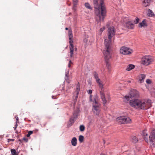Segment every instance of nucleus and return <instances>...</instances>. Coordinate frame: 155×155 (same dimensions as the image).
I'll use <instances>...</instances> for the list:
<instances>
[{"label": "nucleus", "instance_id": "4", "mask_svg": "<svg viewBox=\"0 0 155 155\" xmlns=\"http://www.w3.org/2000/svg\"><path fill=\"white\" fill-rule=\"evenodd\" d=\"M68 35L69 38V43L70 44L69 50L70 56L71 58L74 57V45L73 44V35L71 30L70 29L68 31Z\"/></svg>", "mask_w": 155, "mask_h": 155}, {"label": "nucleus", "instance_id": "11", "mask_svg": "<svg viewBox=\"0 0 155 155\" xmlns=\"http://www.w3.org/2000/svg\"><path fill=\"white\" fill-rule=\"evenodd\" d=\"M78 112L77 111H74L73 116L70 120L71 123H73L76 118L78 117Z\"/></svg>", "mask_w": 155, "mask_h": 155}, {"label": "nucleus", "instance_id": "25", "mask_svg": "<svg viewBox=\"0 0 155 155\" xmlns=\"http://www.w3.org/2000/svg\"><path fill=\"white\" fill-rule=\"evenodd\" d=\"M147 15L149 16L152 17L154 14L151 10L149 9L148 11Z\"/></svg>", "mask_w": 155, "mask_h": 155}, {"label": "nucleus", "instance_id": "16", "mask_svg": "<svg viewBox=\"0 0 155 155\" xmlns=\"http://www.w3.org/2000/svg\"><path fill=\"white\" fill-rule=\"evenodd\" d=\"M147 26V20L145 19L143 20L142 21L139 23L138 26L139 27H145Z\"/></svg>", "mask_w": 155, "mask_h": 155}, {"label": "nucleus", "instance_id": "34", "mask_svg": "<svg viewBox=\"0 0 155 155\" xmlns=\"http://www.w3.org/2000/svg\"><path fill=\"white\" fill-rule=\"evenodd\" d=\"M83 41L84 43H87L88 41V40L87 39L85 38L84 39Z\"/></svg>", "mask_w": 155, "mask_h": 155}, {"label": "nucleus", "instance_id": "21", "mask_svg": "<svg viewBox=\"0 0 155 155\" xmlns=\"http://www.w3.org/2000/svg\"><path fill=\"white\" fill-rule=\"evenodd\" d=\"M135 67V66L133 64H129L127 67L126 70L128 71H130L134 69Z\"/></svg>", "mask_w": 155, "mask_h": 155}, {"label": "nucleus", "instance_id": "15", "mask_svg": "<svg viewBox=\"0 0 155 155\" xmlns=\"http://www.w3.org/2000/svg\"><path fill=\"white\" fill-rule=\"evenodd\" d=\"M101 97L102 99L103 103L104 104H105L107 103V100L105 98V95L103 92L101 91L100 92Z\"/></svg>", "mask_w": 155, "mask_h": 155}, {"label": "nucleus", "instance_id": "32", "mask_svg": "<svg viewBox=\"0 0 155 155\" xmlns=\"http://www.w3.org/2000/svg\"><path fill=\"white\" fill-rule=\"evenodd\" d=\"M146 82L147 84H150L151 83V81L150 80L147 79L146 80Z\"/></svg>", "mask_w": 155, "mask_h": 155}, {"label": "nucleus", "instance_id": "45", "mask_svg": "<svg viewBox=\"0 0 155 155\" xmlns=\"http://www.w3.org/2000/svg\"><path fill=\"white\" fill-rule=\"evenodd\" d=\"M65 29L66 30H68V28H66Z\"/></svg>", "mask_w": 155, "mask_h": 155}, {"label": "nucleus", "instance_id": "44", "mask_svg": "<svg viewBox=\"0 0 155 155\" xmlns=\"http://www.w3.org/2000/svg\"><path fill=\"white\" fill-rule=\"evenodd\" d=\"M18 141L20 142V143H21V140H20V139H19V140H18Z\"/></svg>", "mask_w": 155, "mask_h": 155}, {"label": "nucleus", "instance_id": "28", "mask_svg": "<svg viewBox=\"0 0 155 155\" xmlns=\"http://www.w3.org/2000/svg\"><path fill=\"white\" fill-rule=\"evenodd\" d=\"M11 152L12 153V154L13 155H17V154H16V150H15L11 149Z\"/></svg>", "mask_w": 155, "mask_h": 155}, {"label": "nucleus", "instance_id": "9", "mask_svg": "<svg viewBox=\"0 0 155 155\" xmlns=\"http://www.w3.org/2000/svg\"><path fill=\"white\" fill-rule=\"evenodd\" d=\"M93 111L94 114L96 115H99L100 111V105L95 100V102L93 105Z\"/></svg>", "mask_w": 155, "mask_h": 155}, {"label": "nucleus", "instance_id": "8", "mask_svg": "<svg viewBox=\"0 0 155 155\" xmlns=\"http://www.w3.org/2000/svg\"><path fill=\"white\" fill-rule=\"evenodd\" d=\"M117 120L120 124L130 123L131 121V120L129 117L125 116L119 117L117 118Z\"/></svg>", "mask_w": 155, "mask_h": 155}, {"label": "nucleus", "instance_id": "35", "mask_svg": "<svg viewBox=\"0 0 155 155\" xmlns=\"http://www.w3.org/2000/svg\"><path fill=\"white\" fill-rule=\"evenodd\" d=\"M92 93V91L91 90H89L88 91V93L91 94Z\"/></svg>", "mask_w": 155, "mask_h": 155}, {"label": "nucleus", "instance_id": "39", "mask_svg": "<svg viewBox=\"0 0 155 155\" xmlns=\"http://www.w3.org/2000/svg\"><path fill=\"white\" fill-rule=\"evenodd\" d=\"M23 140H24V141H25L26 142H27L28 141V139L26 138H24L23 139Z\"/></svg>", "mask_w": 155, "mask_h": 155}, {"label": "nucleus", "instance_id": "30", "mask_svg": "<svg viewBox=\"0 0 155 155\" xmlns=\"http://www.w3.org/2000/svg\"><path fill=\"white\" fill-rule=\"evenodd\" d=\"M33 131H28V134L27 135V137H30V135L33 134Z\"/></svg>", "mask_w": 155, "mask_h": 155}, {"label": "nucleus", "instance_id": "3", "mask_svg": "<svg viewBox=\"0 0 155 155\" xmlns=\"http://www.w3.org/2000/svg\"><path fill=\"white\" fill-rule=\"evenodd\" d=\"M129 104L135 109L146 110L150 107L151 100L149 99L134 98L130 100Z\"/></svg>", "mask_w": 155, "mask_h": 155}, {"label": "nucleus", "instance_id": "22", "mask_svg": "<svg viewBox=\"0 0 155 155\" xmlns=\"http://www.w3.org/2000/svg\"><path fill=\"white\" fill-rule=\"evenodd\" d=\"M96 82L98 84L100 88H101V89L103 88V84H102V81L99 80V81H96Z\"/></svg>", "mask_w": 155, "mask_h": 155}, {"label": "nucleus", "instance_id": "26", "mask_svg": "<svg viewBox=\"0 0 155 155\" xmlns=\"http://www.w3.org/2000/svg\"><path fill=\"white\" fill-rule=\"evenodd\" d=\"M84 137L82 135H80L79 137V140L80 143H82L84 141Z\"/></svg>", "mask_w": 155, "mask_h": 155}, {"label": "nucleus", "instance_id": "2", "mask_svg": "<svg viewBox=\"0 0 155 155\" xmlns=\"http://www.w3.org/2000/svg\"><path fill=\"white\" fill-rule=\"evenodd\" d=\"M115 33L114 27H110L108 29V38L105 39L104 41L105 48L103 50V53L105 56V58L107 63V66L109 67V64L108 61L111 58V54L110 53V45L111 42V39L114 37Z\"/></svg>", "mask_w": 155, "mask_h": 155}, {"label": "nucleus", "instance_id": "18", "mask_svg": "<svg viewBox=\"0 0 155 155\" xmlns=\"http://www.w3.org/2000/svg\"><path fill=\"white\" fill-rule=\"evenodd\" d=\"M73 6L72 9L74 11L76 10V6L78 2V0H73Z\"/></svg>", "mask_w": 155, "mask_h": 155}, {"label": "nucleus", "instance_id": "7", "mask_svg": "<svg viewBox=\"0 0 155 155\" xmlns=\"http://www.w3.org/2000/svg\"><path fill=\"white\" fill-rule=\"evenodd\" d=\"M140 93L137 91L135 89H132L130 91L129 95H126L125 98L127 100L129 99V98H137L140 97Z\"/></svg>", "mask_w": 155, "mask_h": 155}, {"label": "nucleus", "instance_id": "43", "mask_svg": "<svg viewBox=\"0 0 155 155\" xmlns=\"http://www.w3.org/2000/svg\"><path fill=\"white\" fill-rule=\"evenodd\" d=\"M74 51H77V48H74Z\"/></svg>", "mask_w": 155, "mask_h": 155}, {"label": "nucleus", "instance_id": "14", "mask_svg": "<svg viewBox=\"0 0 155 155\" xmlns=\"http://www.w3.org/2000/svg\"><path fill=\"white\" fill-rule=\"evenodd\" d=\"M80 83H78L77 84L75 92L74 93V94L76 93V95L74 99L75 100H76H76H77V99L78 97V95L80 91Z\"/></svg>", "mask_w": 155, "mask_h": 155}, {"label": "nucleus", "instance_id": "10", "mask_svg": "<svg viewBox=\"0 0 155 155\" xmlns=\"http://www.w3.org/2000/svg\"><path fill=\"white\" fill-rule=\"evenodd\" d=\"M120 53L124 55H127L131 54L132 50L130 48L125 46L121 47L120 50Z\"/></svg>", "mask_w": 155, "mask_h": 155}, {"label": "nucleus", "instance_id": "38", "mask_svg": "<svg viewBox=\"0 0 155 155\" xmlns=\"http://www.w3.org/2000/svg\"><path fill=\"white\" fill-rule=\"evenodd\" d=\"M15 118H16V120H17L16 123H18V117H15Z\"/></svg>", "mask_w": 155, "mask_h": 155}, {"label": "nucleus", "instance_id": "33", "mask_svg": "<svg viewBox=\"0 0 155 155\" xmlns=\"http://www.w3.org/2000/svg\"><path fill=\"white\" fill-rule=\"evenodd\" d=\"M105 27H103L102 28H100V31L101 32H102L105 30Z\"/></svg>", "mask_w": 155, "mask_h": 155}, {"label": "nucleus", "instance_id": "19", "mask_svg": "<svg viewBox=\"0 0 155 155\" xmlns=\"http://www.w3.org/2000/svg\"><path fill=\"white\" fill-rule=\"evenodd\" d=\"M72 145L74 146H75L77 144V139L75 137H74L72 139L71 141Z\"/></svg>", "mask_w": 155, "mask_h": 155}, {"label": "nucleus", "instance_id": "29", "mask_svg": "<svg viewBox=\"0 0 155 155\" xmlns=\"http://www.w3.org/2000/svg\"><path fill=\"white\" fill-rule=\"evenodd\" d=\"M139 21V19L137 17H136L135 20L134 21V24H137Z\"/></svg>", "mask_w": 155, "mask_h": 155}, {"label": "nucleus", "instance_id": "5", "mask_svg": "<svg viewBox=\"0 0 155 155\" xmlns=\"http://www.w3.org/2000/svg\"><path fill=\"white\" fill-rule=\"evenodd\" d=\"M153 61V57L150 56H143L141 60V63L143 65L148 66Z\"/></svg>", "mask_w": 155, "mask_h": 155}, {"label": "nucleus", "instance_id": "6", "mask_svg": "<svg viewBox=\"0 0 155 155\" xmlns=\"http://www.w3.org/2000/svg\"><path fill=\"white\" fill-rule=\"evenodd\" d=\"M142 135L143 138L146 142H150L153 143L154 142H155L154 140L153 139V134H151L149 136L147 131L146 130H143L142 133Z\"/></svg>", "mask_w": 155, "mask_h": 155}, {"label": "nucleus", "instance_id": "37", "mask_svg": "<svg viewBox=\"0 0 155 155\" xmlns=\"http://www.w3.org/2000/svg\"><path fill=\"white\" fill-rule=\"evenodd\" d=\"M8 142H9L10 141H13L14 140L13 139H8Z\"/></svg>", "mask_w": 155, "mask_h": 155}, {"label": "nucleus", "instance_id": "41", "mask_svg": "<svg viewBox=\"0 0 155 155\" xmlns=\"http://www.w3.org/2000/svg\"><path fill=\"white\" fill-rule=\"evenodd\" d=\"M153 135H154V136H153V139L154 140L155 142V134H153Z\"/></svg>", "mask_w": 155, "mask_h": 155}, {"label": "nucleus", "instance_id": "1", "mask_svg": "<svg viewBox=\"0 0 155 155\" xmlns=\"http://www.w3.org/2000/svg\"><path fill=\"white\" fill-rule=\"evenodd\" d=\"M104 0H93V3L95 8V18L97 23L103 21L106 16V8L104 3Z\"/></svg>", "mask_w": 155, "mask_h": 155}, {"label": "nucleus", "instance_id": "42", "mask_svg": "<svg viewBox=\"0 0 155 155\" xmlns=\"http://www.w3.org/2000/svg\"><path fill=\"white\" fill-rule=\"evenodd\" d=\"M127 82H128L129 83H131V81H129H129H127Z\"/></svg>", "mask_w": 155, "mask_h": 155}, {"label": "nucleus", "instance_id": "12", "mask_svg": "<svg viewBox=\"0 0 155 155\" xmlns=\"http://www.w3.org/2000/svg\"><path fill=\"white\" fill-rule=\"evenodd\" d=\"M125 26L126 27L129 29H132L134 28V25L131 21H128L126 23Z\"/></svg>", "mask_w": 155, "mask_h": 155}, {"label": "nucleus", "instance_id": "24", "mask_svg": "<svg viewBox=\"0 0 155 155\" xmlns=\"http://www.w3.org/2000/svg\"><path fill=\"white\" fill-rule=\"evenodd\" d=\"M94 77L95 79H96V81H98L100 80V79L99 78L98 74L96 72H94Z\"/></svg>", "mask_w": 155, "mask_h": 155}, {"label": "nucleus", "instance_id": "40", "mask_svg": "<svg viewBox=\"0 0 155 155\" xmlns=\"http://www.w3.org/2000/svg\"><path fill=\"white\" fill-rule=\"evenodd\" d=\"M92 95H91L90 96V100L91 102L92 101Z\"/></svg>", "mask_w": 155, "mask_h": 155}, {"label": "nucleus", "instance_id": "13", "mask_svg": "<svg viewBox=\"0 0 155 155\" xmlns=\"http://www.w3.org/2000/svg\"><path fill=\"white\" fill-rule=\"evenodd\" d=\"M146 77L145 74H141L139 75L138 76V82L140 83H141L144 82V80Z\"/></svg>", "mask_w": 155, "mask_h": 155}, {"label": "nucleus", "instance_id": "36", "mask_svg": "<svg viewBox=\"0 0 155 155\" xmlns=\"http://www.w3.org/2000/svg\"><path fill=\"white\" fill-rule=\"evenodd\" d=\"M17 123H16V124L15 125V127H14L15 130H16V128L18 126V125L17 124Z\"/></svg>", "mask_w": 155, "mask_h": 155}, {"label": "nucleus", "instance_id": "46", "mask_svg": "<svg viewBox=\"0 0 155 155\" xmlns=\"http://www.w3.org/2000/svg\"><path fill=\"white\" fill-rule=\"evenodd\" d=\"M70 5V4H69V5Z\"/></svg>", "mask_w": 155, "mask_h": 155}, {"label": "nucleus", "instance_id": "17", "mask_svg": "<svg viewBox=\"0 0 155 155\" xmlns=\"http://www.w3.org/2000/svg\"><path fill=\"white\" fill-rule=\"evenodd\" d=\"M150 1V0H144L142 2L143 5L145 7L149 5Z\"/></svg>", "mask_w": 155, "mask_h": 155}, {"label": "nucleus", "instance_id": "27", "mask_svg": "<svg viewBox=\"0 0 155 155\" xmlns=\"http://www.w3.org/2000/svg\"><path fill=\"white\" fill-rule=\"evenodd\" d=\"M85 127L83 125H81L80 127V130L81 131H83L84 130Z\"/></svg>", "mask_w": 155, "mask_h": 155}, {"label": "nucleus", "instance_id": "23", "mask_svg": "<svg viewBox=\"0 0 155 155\" xmlns=\"http://www.w3.org/2000/svg\"><path fill=\"white\" fill-rule=\"evenodd\" d=\"M84 5L85 7L87 8L92 10V8L91 7L90 4L88 3H85L84 4Z\"/></svg>", "mask_w": 155, "mask_h": 155}, {"label": "nucleus", "instance_id": "20", "mask_svg": "<svg viewBox=\"0 0 155 155\" xmlns=\"http://www.w3.org/2000/svg\"><path fill=\"white\" fill-rule=\"evenodd\" d=\"M130 140L132 142L135 143L138 141V138L135 136H132L131 137Z\"/></svg>", "mask_w": 155, "mask_h": 155}, {"label": "nucleus", "instance_id": "31", "mask_svg": "<svg viewBox=\"0 0 155 155\" xmlns=\"http://www.w3.org/2000/svg\"><path fill=\"white\" fill-rule=\"evenodd\" d=\"M73 64V63L71 62V60H70L69 61V63L68 64V67L69 68H70L71 66V64Z\"/></svg>", "mask_w": 155, "mask_h": 155}]
</instances>
